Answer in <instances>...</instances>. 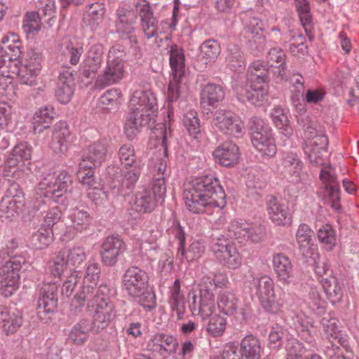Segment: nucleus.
Instances as JSON below:
<instances>
[{
    "mask_svg": "<svg viewBox=\"0 0 359 359\" xmlns=\"http://www.w3.org/2000/svg\"><path fill=\"white\" fill-rule=\"evenodd\" d=\"M250 130L252 144L261 155L268 158L273 157L276 154L277 148L269 125L261 118H254Z\"/></svg>",
    "mask_w": 359,
    "mask_h": 359,
    "instance_id": "8",
    "label": "nucleus"
},
{
    "mask_svg": "<svg viewBox=\"0 0 359 359\" xmlns=\"http://www.w3.org/2000/svg\"><path fill=\"white\" fill-rule=\"evenodd\" d=\"M114 52V50H109L106 65L96 79V88L102 89L118 83L123 79L125 74L124 62L120 57H115Z\"/></svg>",
    "mask_w": 359,
    "mask_h": 359,
    "instance_id": "10",
    "label": "nucleus"
},
{
    "mask_svg": "<svg viewBox=\"0 0 359 359\" xmlns=\"http://www.w3.org/2000/svg\"><path fill=\"white\" fill-rule=\"evenodd\" d=\"M216 285L210 278H204L198 285V291L191 290L189 292V307L203 318H210L215 311L214 290Z\"/></svg>",
    "mask_w": 359,
    "mask_h": 359,
    "instance_id": "7",
    "label": "nucleus"
},
{
    "mask_svg": "<svg viewBox=\"0 0 359 359\" xmlns=\"http://www.w3.org/2000/svg\"><path fill=\"white\" fill-rule=\"evenodd\" d=\"M185 57L182 48L172 45L170 50V65L172 69V79L170 80L168 89V100L170 102L177 101L180 97V87L182 79L185 74Z\"/></svg>",
    "mask_w": 359,
    "mask_h": 359,
    "instance_id": "9",
    "label": "nucleus"
},
{
    "mask_svg": "<svg viewBox=\"0 0 359 359\" xmlns=\"http://www.w3.org/2000/svg\"><path fill=\"white\" fill-rule=\"evenodd\" d=\"M233 88L239 100L252 104H259L267 95V90L261 84L247 83L245 87L236 84Z\"/></svg>",
    "mask_w": 359,
    "mask_h": 359,
    "instance_id": "29",
    "label": "nucleus"
},
{
    "mask_svg": "<svg viewBox=\"0 0 359 359\" xmlns=\"http://www.w3.org/2000/svg\"><path fill=\"white\" fill-rule=\"evenodd\" d=\"M157 109L156 99L150 90H135L130 100L124 128L128 138H134L140 128L149 124Z\"/></svg>",
    "mask_w": 359,
    "mask_h": 359,
    "instance_id": "2",
    "label": "nucleus"
},
{
    "mask_svg": "<svg viewBox=\"0 0 359 359\" xmlns=\"http://www.w3.org/2000/svg\"><path fill=\"white\" fill-rule=\"evenodd\" d=\"M69 218L71 222L69 228L73 229L76 232L87 230L92 222V217L86 210L78 208L72 211Z\"/></svg>",
    "mask_w": 359,
    "mask_h": 359,
    "instance_id": "48",
    "label": "nucleus"
},
{
    "mask_svg": "<svg viewBox=\"0 0 359 359\" xmlns=\"http://www.w3.org/2000/svg\"><path fill=\"white\" fill-rule=\"evenodd\" d=\"M21 268V260L15 257L10 259L0 268V286L4 296H11L18 287Z\"/></svg>",
    "mask_w": 359,
    "mask_h": 359,
    "instance_id": "12",
    "label": "nucleus"
},
{
    "mask_svg": "<svg viewBox=\"0 0 359 359\" xmlns=\"http://www.w3.org/2000/svg\"><path fill=\"white\" fill-rule=\"evenodd\" d=\"M157 202L151 191L149 189H144L135 194L133 206L137 212H151L154 210Z\"/></svg>",
    "mask_w": 359,
    "mask_h": 359,
    "instance_id": "41",
    "label": "nucleus"
},
{
    "mask_svg": "<svg viewBox=\"0 0 359 359\" xmlns=\"http://www.w3.org/2000/svg\"><path fill=\"white\" fill-rule=\"evenodd\" d=\"M320 284L327 298L332 304L341 301L343 297L342 286L335 276L323 279Z\"/></svg>",
    "mask_w": 359,
    "mask_h": 359,
    "instance_id": "46",
    "label": "nucleus"
},
{
    "mask_svg": "<svg viewBox=\"0 0 359 359\" xmlns=\"http://www.w3.org/2000/svg\"><path fill=\"white\" fill-rule=\"evenodd\" d=\"M57 285L54 283H44L40 290L37 304V313L41 319L43 315L53 313L57 306Z\"/></svg>",
    "mask_w": 359,
    "mask_h": 359,
    "instance_id": "20",
    "label": "nucleus"
},
{
    "mask_svg": "<svg viewBox=\"0 0 359 359\" xmlns=\"http://www.w3.org/2000/svg\"><path fill=\"white\" fill-rule=\"evenodd\" d=\"M148 280L144 271L137 266H130L123 276L122 284L130 296H138L147 289Z\"/></svg>",
    "mask_w": 359,
    "mask_h": 359,
    "instance_id": "14",
    "label": "nucleus"
},
{
    "mask_svg": "<svg viewBox=\"0 0 359 359\" xmlns=\"http://www.w3.org/2000/svg\"><path fill=\"white\" fill-rule=\"evenodd\" d=\"M42 55L32 50L20 63L10 58L8 65L0 67L3 76L11 78L16 74L20 84L34 86L38 83V76L41 69Z\"/></svg>",
    "mask_w": 359,
    "mask_h": 359,
    "instance_id": "5",
    "label": "nucleus"
},
{
    "mask_svg": "<svg viewBox=\"0 0 359 359\" xmlns=\"http://www.w3.org/2000/svg\"><path fill=\"white\" fill-rule=\"evenodd\" d=\"M177 346V339L165 333H156L147 342V349L164 359L175 353Z\"/></svg>",
    "mask_w": 359,
    "mask_h": 359,
    "instance_id": "19",
    "label": "nucleus"
},
{
    "mask_svg": "<svg viewBox=\"0 0 359 359\" xmlns=\"http://www.w3.org/2000/svg\"><path fill=\"white\" fill-rule=\"evenodd\" d=\"M211 249L222 265L230 269H238L241 265V257L237 248L224 238L214 241Z\"/></svg>",
    "mask_w": 359,
    "mask_h": 359,
    "instance_id": "11",
    "label": "nucleus"
},
{
    "mask_svg": "<svg viewBox=\"0 0 359 359\" xmlns=\"http://www.w3.org/2000/svg\"><path fill=\"white\" fill-rule=\"evenodd\" d=\"M272 265L278 281L285 285L292 282L293 265L287 256L283 253L273 255Z\"/></svg>",
    "mask_w": 359,
    "mask_h": 359,
    "instance_id": "27",
    "label": "nucleus"
},
{
    "mask_svg": "<svg viewBox=\"0 0 359 359\" xmlns=\"http://www.w3.org/2000/svg\"><path fill=\"white\" fill-rule=\"evenodd\" d=\"M213 156L221 165L229 167L238 163L240 151L235 143L228 141L217 147L213 151Z\"/></svg>",
    "mask_w": 359,
    "mask_h": 359,
    "instance_id": "30",
    "label": "nucleus"
},
{
    "mask_svg": "<svg viewBox=\"0 0 359 359\" xmlns=\"http://www.w3.org/2000/svg\"><path fill=\"white\" fill-rule=\"evenodd\" d=\"M156 137V145L159 147V155L153 156L149 168L154 175L152 188L150 189L157 201L163 200L166 194L165 178L169 176L167 169L168 147L167 130L165 125H157L154 130Z\"/></svg>",
    "mask_w": 359,
    "mask_h": 359,
    "instance_id": "3",
    "label": "nucleus"
},
{
    "mask_svg": "<svg viewBox=\"0 0 359 359\" xmlns=\"http://www.w3.org/2000/svg\"><path fill=\"white\" fill-rule=\"evenodd\" d=\"M273 122L281 133L286 137L292 135L293 130L288 123L287 116L281 108H275L271 114Z\"/></svg>",
    "mask_w": 359,
    "mask_h": 359,
    "instance_id": "53",
    "label": "nucleus"
},
{
    "mask_svg": "<svg viewBox=\"0 0 359 359\" xmlns=\"http://www.w3.org/2000/svg\"><path fill=\"white\" fill-rule=\"evenodd\" d=\"M53 236L52 229L41 228L32 236V242L36 248L42 249L52 243Z\"/></svg>",
    "mask_w": 359,
    "mask_h": 359,
    "instance_id": "59",
    "label": "nucleus"
},
{
    "mask_svg": "<svg viewBox=\"0 0 359 359\" xmlns=\"http://www.w3.org/2000/svg\"><path fill=\"white\" fill-rule=\"evenodd\" d=\"M121 97V93L119 90L111 88L107 90L99 99L100 104L104 109L111 107H117L118 100Z\"/></svg>",
    "mask_w": 359,
    "mask_h": 359,
    "instance_id": "63",
    "label": "nucleus"
},
{
    "mask_svg": "<svg viewBox=\"0 0 359 359\" xmlns=\"http://www.w3.org/2000/svg\"><path fill=\"white\" fill-rule=\"evenodd\" d=\"M180 246L178 248L177 257L182 260L184 257L187 261H192L200 258L205 252V247L202 241H194L187 251L184 250V236L179 237Z\"/></svg>",
    "mask_w": 359,
    "mask_h": 359,
    "instance_id": "44",
    "label": "nucleus"
},
{
    "mask_svg": "<svg viewBox=\"0 0 359 359\" xmlns=\"http://www.w3.org/2000/svg\"><path fill=\"white\" fill-rule=\"evenodd\" d=\"M269 81V69L262 60L254 61L248 67L247 73L248 83L264 85Z\"/></svg>",
    "mask_w": 359,
    "mask_h": 359,
    "instance_id": "47",
    "label": "nucleus"
},
{
    "mask_svg": "<svg viewBox=\"0 0 359 359\" xmlns=\"http://www.w3.org/2000/svg\"><path fill=\"white\" fill-rule=\"evenodd\" d=\"M314 128L308 126L305 132L309 133V137H313L312 149L309 154L310 161L315 165L323 164V156L327 153V147L328 145V138L325 135H317L313 137Z\"/></svg>",
    "mask_w": 359,
    "mask_h": 359,
    "instance_id": "31",
    "label": "nucleus"
},
{
    "mask_svg": "<svg viewBox=\"0 0 359 359\" xmlns=\"http://www.w3.org/2000/svg\"><path fill=\"white\" fill-rule=\"evenodd\" d=\"M263 348L259 339L252 334L245 336L240 344L241 359H261Z\"/></svg>",
    "mask_w": 359,
    "mask_h": 359,
    "instance_id": "35",
    "label": "nucleus"
},
{
    "mask_svg": "<svg viewBox=\"0 0 359 359\" xmlns=\"http://www.w3.org/2000/svg\"><path fill=\"white\" fill-rule=\"evenodd\" d=\"M22 205V203H17L16 201L3 197L0 201V217L12 219L18 214Z\"/></svg>",
    "mask_w": 359,
    "mask_h": 359,
    "instance_id": "58",
    "label": "nucleus"
},
{
    "mask_svg": "<svg viewBox=\"0 0 359 359\" xmlns=\"http://www.w3.org/2000/svg\"><path fill=\"white\" fill-rule=\"evenodd\" d=\"M266 63L269 66L276 67L278 74L283 75L286 69L285 54L280 48H273L267 53Z\"/></svg>",
    "mask_w": 359,
    "mask_h": 359,
    "instance_id": "52",
    "label": "nucleus"
},
{
    "mask_svg": "<svg viewBox=\"0 0 359 359\" xmlns=\"http://www.w3.org/2000/svg\"><path fill=\"white\" fill-rule=\"evenodd\" d=\"M91 325L95 332L104 330L116 318V311L114 303L97 304Z\"/></svg>",
    "mask_w": 359,
    "mask_h": 359,
    "instance_id": "26",
    "label": "nucleus"
},
{
    "mask_svg": "<svg viewBox=\"0 0 359 359\" xmlns=\"http://www.w3.org/2000/svg\"><path fill=\"white\" fill-rule=\"evenodd\" d=\"M126 250V245L118 236L107 237L101 245L100 255L102 263L107 266H114L119 256Z\"/></svg>",
    "mask_w": 359,
    "mask_h": 359,
    "instance_id": "17",
    "label": "nucleus"
},
{
    "mask_svg": "<svg viewBox=\"0 0 359 359\" xmlns=\"http://www.w3.org/2000/svg\"><path fill=\"white\" fill-rule=\"evenodd\" d=\"M104 8L98 4H90L83 15V22L91 29H95L102 22Z\"/></svg>",
    "mask_w": 359,
    "mask_h": 359,
    "instance_id": "49",
    "label": "nucleus"
},
{
    "mask_svg": "<svg viewBox=\"0 0 359 359\" xmlns=\"http://www.w3.org/2000/svg\"><path fill=\"white\" fill-rule=\"evenodd\" d=\"M282 165L283 170L281 172L285 175H288L292 182L297 183L303 180V163L297 154H285L283 158Z\"/></svg>",
    "mask_w": 359,
    "mask_h": 359,
    "instance_id": "32",
    "label": "nucleus"
},
{
    "mask_svg": "<svg viewBox=\"0 0 359 359\" xmlns=\"http://www.w3.org/2000/svg\"><path fill=\"white\" fill-rule=\"evenodd\" d=\"M91 330H93V326L90 320L87 319L81 320L69 332V342L76 346L83 345L87 341Z\"/></svg>",
    "mask_w": 359,
    "mask_h": 359,
    "instance_id": "39",
    "label": "nucleus"
},
{
    "mask_svg": "<svg viewBox=\"0 0 359 359\" xmlns=\"http://www.w3.org/2000/svg\"><path fill=\"white\" fill-rule=\"evenodd\" d=\"M294 3L300 21L305 30L307 31L311 22L309 2L308 0H294Z\"/></svg>",
    "mask_w": 359,
    "mask_h": 359,
    "instance_id": "62",
    "label": "nucleus"
},
{
    "mask_svg": "<svg viewBox=\"0 0 359 359\" xmlns=\"http://www.w3.org/2000/svg\"><path fill=\"white\" fill-rule=\"evenodd\" d=\"M266 205L269 219L275 224L285 226L291 222V214L285 202L271 197Z\"/></svg>",
    "mask_w": 359,
    "mask_h": 359,
    "instance_id": "28",
    "label": "nucleus"
},
{
    "mask_svg": "<svg viewBox=\"0 0 359 359\" xmlns=\"http://www.w3.org/2000/svg\"><path fill=\"white\" fill-rule=\"evenodd\" d=\"M199 49V60L205 65L214 63L221 53L219 43L212 39L203 42Z\"/></svg>",
    "mask_w": 359,
    "mask_h": 359,
    "instance_id": "43",
    "label": "nucleus"
},
{
    "mask_svg": "<svg viewBox=\"0 0 359 359\" xmlns=\"http://www.w3.org/2000/svg\"><path fill=\"white\" fill-rule=\"evenodd\" d=\"M226 319L219 315H215L210 319L206 327V330L209 334L217 337L223 334L226 329Z\"/></svg>",
    "mask_w": 359,
    "mask_h": 359,
    "instance_id": "61",
    "label": "nucleus"
},
{
    "mask_svg": "<svg viewBox=\"0 0 359 359\" xmlns=\"http://www.w3.org/2000/svg\"><path fill=\"white\" fill-rule=\"evenodd\" d=\"M43 178L39 184V188L44 190V196H53L55 198L61 197L66 193L72 183V176L67 172H61L56 177Z\"/></svg>",
    "mask_w": 359,
    "mask_h": 359,
    "instance_id": "15",
    "label": "nucleus"
},
{
    "mask_svg": "<svg viewBox=\"0 0 359 359\" xmlns=\"http://www.w3.org/2000/svg\"><path fill=\"white\" fill-rule=\"evenodd\" d=\"M104 47L95 43L89 48L83 62L82 74L86 78L94 76L103 62Z\"/></svg>",
    "mask_w": 359,
    "mask_h": 359,
    "instance_id": "24",
    "label": "nucleus"
},
{
    "mask_svg": "<svg viewBox=\"0 0 359 359\" xmlns=\"http://www.w3.org/2000/svg\"><path fill=\"white\" fill-rule=\"evenodd\" d=\"M187 208L193 213H201L208 206L223 208L226 194L217 178L204 176L196 179L184 191Z\"/></svg>",
    "mask_w": 359,
    "mask_h": 359,
    "instance_id": "1",
    "label": "nucleus"
},
{
    "mask_svg": "<svg viewBox=\"0 0 359 359\" xmlns=\"http://www.w3.org/2000/svg\"><path fill=\"white\" fill-rule=\"evenodd\" d=\"M101 269L97 263L88 264L83 277L81 291L75 296L76 299H86L93 296V290L100 278Z\"/></svg>",
    "mask_w": 359,
    "mask_h": 359,
    "instance_id": "25",
    "label": "nucleus"
},
{
    "mask_svg": "<svg viewBox=\"0 0 359 359\" xmlns=\"http://www.w3.org/2000/svg\"><path fill=\"white\" fill-rule=\"evenodd\" d=\"M70 131L65 122L60 121L54 126L50 148L55 153L65 152L69 146Z\"/></svg>",
    "mask_w": 359,
    "mask_h": 359,
    "instance_id": "33",
    "label": "nucleus"
},
{
    "mask_svg": "<svg viewBox=\"0 0 359 359\" xmlns=\"http://www.w3.org/2000/svg\"><path fill=\"white\" fill-rule=\"evenodd\" d=\"M64 256L65 251H60L48 262V271L54 277L60 278L65 270L69 267Z\"/></svg>",
    "mask_w": 359,
    "mask_h": 359,
    "instance_id": "55",
    "label": "nucleus"
},
{
    "mask_svg": "<svg viewBox=\"0 0 359 359\" xmlns=\"http://www.w3.org/2000/svg\"><path fill=\"white\" fill-rule=\"evenodd\" d=\"M83 52L82 47H75L72 43H69L60 50L58 58L61 62L69 61L72 65H76L79 62Z\"/></svg>",
    "mask_w": 359,
    "mask_h": 359,
    "instance_id": "54",
    "label": "nucleus"
},
{
    "mask_svg": "<svg viewBox=\"0 0 359 359\" xmlns=\"http://www.w3.org/2000/svg\"><path fill=\"white\" fill-rule=\"evenodd\" d=\"M107 143L105 140L95 142L88 147L79 163L78 177L81 182L92 187L95 184L94 169L100 166L106 158Z\"/></svg>",
    "mask_w": 359,
    "mask_h": 359,
    "instance_id": "6",
    "label": "nucleus"
},
{
    "mask_svg": "<svg viewBox=\"0 0 359 359\" xmlns=\"http://www.w3.org/2000/svg\"><path fill=\"white\" fill-rule=\"evenodd\" d=\"M65 251V257L69 269L76 271L86 260V255L84 248L82 247H74Z\"/></svg>",
    "mask_w": 359,
    "mask_h": 359,
    "instance_id": "51",
    "label": "nucleus"
},
{
    "mask_svg": "<svg viewBox=\"0 0 359 359\" xmlns=\"http://www.w3.org/2000/svg\"><path fill=\"white\" fill-rule=\"evenodd\" d=\"M244 36L249 48L252 51L262 52L265 47V36L263 34V24L257 18H251L244 29Z\"/></svg>",
    "mask_w": 359,
    "mask_h": 359,
    "instance_id": "22",
    "label": "nucleus"
},
{
    "mask_svg": "<svg viewBox=\"0 0 359 359\" xmlns=\"http://www.w3.org/2000/svg\"><path fill=\"white\" fill-rule=\"evenodd\" d=\"M55 111L51 106L39 108L33 116V130L34 133H41L50 127L54 118Z\"/></svg>",
    "mask_w": 359,
    "mask_h": 359,
    "instance_id": "38",
    "label": "nucleus"
},
{
    "mask_svg": "<svg viewBox=\"0 0 359 359\" xmlns=\"http://www.w3.org/2000/svg\"><path fill=\"white\" fill-rule=\"evenodd\" d=\"M183 123L191 135L195 136L201 131L199 119L197 112L195 111L191 110L184 114Z\"/></svg>",
    "mask_w": 359,
    "mask_h": 359,
    "instance_id": "64",
    "label": "nucleus"
},
{
    "mask_svg": "<svg viewBox=\"0 0 359 359\" xmlns=\"http://www.w3.org/2000/svg\"><path fill=\"white\" fill-rule=\"evenodd\" d=\"M118 158L120 162L125 167H134L135 165L140 164L137 161V156L135 149L131 144H123L118 150Z\"/></svg>",
    "mask_w": 359,
    "mask_h": 359,
    "instance_id": "57",
    "label": "nucleus"
},
{
    "mask_svg": "<svg viewBox=\"0 0 359 359\" xmlns=\"http://www.w3.org/2000/svg\"><path fill=\"white\" fill-rule=\"evenodd\" d=\"M238 300L236 295L228 291L221 292L217 297V306L226 315H233L238 309Z\"/></svg>",
    "mask_w": 359,
    "mask_h": 359,
    "instance_id": "50",
    "label": "nucleus"
},
{
    "mask_svg": "<svg viewBox=\"0 0 359 359\" xmlns=\"http://www.w3.org/2000/svg\"><path fill=\"white\" fill-rule=\"evenodd\" d=\"M43 178L39 184V188L44 190V196H53L55 198L61 197L66 193L72 183V176L67 172H61L56 177Z\"/></svg>",
    "mask_w": 359,
    "mask_h": 359,
    "instance_id": "16",
    "label": "nucleus"
},
{
    "mask_svg": "<svg viewBox=\"0 0 359 359\" xmlns=\"http://www.w3.org/2000/svg\"><path fill=\"white\" fill-rule=\"evenodd\" d=\"M137 16L133 11L119 8L117 11V20L116 21L117 32L126 35L133 33L135 30L134 25Z\"/></svg>",
    "mask_w": 359,
    "mask_h": 359,
    "instance_id": "40",
    "label": "nucleus"
},
{
    "mask_svg": "<svg viewBox=\"0 0 359 359\" xmlns=\"http://www.w3.org/2000/svg\"><path fill=\"white\" fill-rule=\"evenodd\" d=\"M95 292V290H93ZM111 290L106 285L102 284L97 290L96 293L93 292V296L91 298L86 299H76L79 304L83 305L84 302H92V306L97 304L104 303H113L110 298Z\"/></svg>",
    "mask_w": 359,
    "mask_h": 359,
    "instance_id": "56",
    "label": "nucleus"
},
{
    "mask_svg": "<svg viewBox=\"0 0 359 359\" xmlns=\"http://www.w3.org/2000/svg\"><path fill=\"white\" fill-rule=\"evenodd\" d=\"M74 76L72 72L66 70L61 72L58 76L55 96L62 104L68 103L73 95Z\"/></svg>",
    "mask_w": 359,
    "mask_h": 359,
    "instance_id": "34",
    "label": "nucleus"
},
{
    "mask_svg": "<svg viewBox=\"0 0 359 359\" xmlns=\"http://www.w3.org/2000/svg\"><path fill=\"white\" fill-rule=\"evenodd\" d=\"M224 92L222 88L217 84L208 83L201 92V104L205 107H215L223 100Z\"/></svg>",
    "mask_w": 359,
    "mask_h": 359,
    "instance_id": "42",
    "label": "nucleus"
},
{
    "mask_svg": "<svg viewBox=\"0 0 359 359\" xmlns=\"http://www.w3.org/2000/svg\"><path fill=\"white\" fill-rule=\"evenodd\" d=\"M25 322L23 312L18 309H8L0 306V324L6 336L16 334Z\"/></svg>",
    "mask_w": 359,
    "mask_h": 359,
    "instance_id": "18",
    "label": "nucleus"
},
{
    "mask_svg": "<svg viewBox=\"0 0 359 359\" xmlns=\"http://www.w3.org/2000/svg\"><path fill=\"white\" fill-rule=\"evenodd\" d=\"M226 61L233 68H244V60L243 53L236 45H229L227 48Z\"/></svg>",
    "mask_w": 359,
    "mask_h": 359,
    "instance_id": "60",
    "label": "nucleus"
},
{
    "mask_svg": "<svg viewBox=\"0 0 359 359\" xmlns=\"http://www.w3.org/2000/svg\"><path fill=\"white\" fill-rule=\"evenodd\" d=\"M142 165H135L133 168L122 172L118 193L123 196L129 194L135 188L141 175Z\"/></svg>",
    "mask_w": 359,
    "mask_h": 359,
    "instance_id": "37",
    "label": "nucleus"
},
{
    "mask_svg": "<svg viewBox=\"0 0 359 359\" xmlns=\"http://www.w3.org/2000/svg\"><path fill=\"white\" fill-rule=\"evenodd\" d=\"M320 179L325 185V195L327 196L331 207L338 210L340 209L339 185L336 180L334 170L330 167H324L320 173Z\"/></svg>",
    "mask_w": 359,
    "mask_h": 359,
    "instance_id": "23",
    "label": "nucleus"
},
{
    "mask_svg": "<svg viewBox=\"0 0 359 359\" xmlns=\"http://www.w3.org/2000/svg\"><path fill=\"white\" fill-rule=\"evenodd\" d=\"M136 11L140 18V25L144 36L147 39L158 36V20L154 16L152 8L146 0L136 4Z\"/></svg>",
    "mask_w": 359,
    "mask_h": 359,
    "instance_id": "21",
    "label": "nucleus"
},
{
    "mask_svg": "<svg viewBox=\"0 0 359 359\" xmlns=\"http://www.w3.org/2000/svg\"><path fill=\"white\" fill-rule=\"evenodd\" d=\"M170 293L169 304L172 311L176 312L177 319L182 320L185 313V302L184 294L180 290V281L179 279L175 280L172 287L170 288Z\"/></svg>",
    "mask_w": 359,
    "mask_h": 359,
    "instance_id": "45",
    "label": "nucleus"
},
{
    "mask_svg": "<svg viewBox=\"0 0 359 359\" xmlns=\"http://www.w3.org/2000/svg\"><path fill=\"white\" fill-rule=\"evenodd\" d=\"M314 233L306 224L299 226L296 233V240L299 245V250L304 257H311L314 250L313 245Z\"/></svg>",
    "mask_w": 359,
    "mask_h": 359,
    "instance_id": "36",
    "label": "nucleus"
},
{
    "mask_svg": "<svg viewBox=\"0 0 359 359\" xmlns=\"http://www.w3.org/2000/svg\"><path fill=\"white\" fill-rule=\"evenodd\" d=\"M250 287L255 292L265 311L273 314L282 311L286 302V294L283 288L275 290V284L271 277L266 275L254 277L250 281Z\"/></svg>",
    "mask_w": 359,
    "mask_h": 359,
    "instance_id": "4",
    "label": "nucleus"
},
{
    "mask_svg": "<svg viewBox=\"0 0 359 359\" xmlns=\"http://www.w3.org/2000/svg\"><path fill=\"white\" fill-rule=\"evenodd\" d=\"M212 123L220 132L230 136L238 137L243 129V123L240 117L231 111H216Z\"/></svg>",
    "mask_w": 359,
    "mask_h": 359,
    "instance_id": "13",
    "label": "nucleus"
}]
</instances>
